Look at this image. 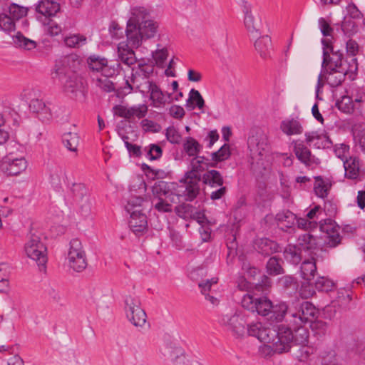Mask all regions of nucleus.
Returning <instances> with one entry per match:
<instances>
[{"mask_svg":"<svg viewBox=\"0 0 365 365\" xmlns=\"http://www.w3.org/2000/svg\"><path fill=\"white\" fill-rule=\"evenodd\" d=\"M150 18V13L145 7L131 9L125 29L128 43H120L118 46V58L123 63L134 64L137 59L133 48H138L143 40L154 37L157 33L158 25Z\"/></svg>","mask_w":365,"mask_h":365,"instance_id":"nucleus-1","label":"nucleus"},{"mask_svg":"<svg viewBox=\"0 0 365 365\" xmlns=\"http://www.w3.org/2000/svg\"><path fill=\"white\" fill-rule=\"evenodd\" d=\"M317 313L315 306L308 301L297 300L289 303L279 302L272 304L270 319L284 323L279 326L288 328L293 336L294 343H304L308 337V329L304 324L309 322Z\"/></svg>","mask_w":365,"mask_h":365,"instance_id":"nucleus-2","label":"nucleus"},{"mask_svg":"<svg viewBox=\"0 0 365 365\" xmlns=\"http://www.w3.org/2000/svg\"><path fill=\"white\" fill-rule=\"evenodd\" d=\"M246 332L261 342L271 344L272 350L277 354L289 351L293 344V336L284 326L269 328L261 322H256L247 324Z\"/></svg>","mask_w":365,"mask_h":365,"instance_id":"nucleus-3","label":"nucleus"},{"mask_svg":"<svg viewBox=\"0 0 365 365\" xmlns=\"http://www.w3.org/2000/svg\"><path fill=\"white\" fill-rule=\"evenodd\" d=\"M323 45V61L322 68H335L344 70L348 68L350 73V78L354 79L358 71V63L356 58L347 57L344 58V53L340 50L334 51L331 42L329 39H322Z\"/></svg>","mask_w":365,"mask_h":365,"instance_id":"nucleus-4","label":"nucleus"},{"mask_svg":"<svg viewBox=\"0 0 365 365\" xmlns=\"http://www.w3.org/2000/svg\"><path fill=\"white\" fill-rule=\"evenodd\" d=\"M51 75L54 81L61 85L63 91L70 94L71 97L84 96L83 83L75 72L61 66L58 67Z\"/></svg>","mask_w":365,"mask_h":365,"instance_id":"nucleus-5","label":"nucleus"},{"mask_svg":"<svg viewBox=\"0 0 365 365\" xmlns=\"http://www.w3.org/2000/svg\"><path fill=\"white\" fill-rule=\"evenodd\" d=\"M28 257L36 262L40 271L46 269L47 248L38 236L31 235L24 246Z\"/></svg>","mask_w":365,"mask_h":365,"instance_id":"nucleus-6","label":"nucleus"},{"mask_svg":"<svg viewBox=\"0 0 365 365\" xmlns=\"http://www.w3.org/2000/svg\"><path fill=\"white\" fill-rule=\"evenodd\" d=\"M68 260L69 267L77 272L83 271L87 265L86 252L81 242L78 238L72 239L69 243Z\"/></svg>","mask_w":365,"mask_h":365,"instance_id":"nucleus-7","label":"nucleus"},{"mask_svg":"<svg viewBox=\"0 0 365 365\" xmlns=\"http://www.w3.org/2000/svg\"><path fill=\"white\" fill-rule=\"evenodd\" d=\"M125 311L128 319L135 327H143L147 319L145 312L140 307V301L131 296L125 299Z\"/></svg>","mask_w":365,"mask_h":365,"instance_id":"nucleus-8","label":"nucleus"},{"mask_svg":"<svg viewBox=\"0 0 365 365\" xmlns=\"http://www.w3.org/2000/svg\"><path fill=\"white\" fill-rule=\"evenodd\" d=\"M27 168V161L24 157H15L10 153L5 156L0 164V170L9 176H16L21 174Z\"/></svg>","mask_w":365,"mask_h":365,"instance_id":"nucleus-9","label":"nucleus"},{"mask_svg":"<svg viewBox=\"0 0 365 365\" xmlns=\"http://www.w3.org/2000/svg\"><path fill=\"white\" fill-rule=\"evenodd\" d=\"M250 152L262 156L264 153L269 150L270 144L267 133L261 129L253 130L247 140Z\"/></svg>","mask_w":365,"mask_h":365,"instance_id":"nucleus-10","label":"nucleus"},{"mask_svg":"<svg viewBox=\"0 0 365 365\" xmlns=\"http://www.w3.org/2000/svg\"><path fill=\"white\" fill-rule=\"evenodd\" d=\"M245 316V314L242 312H235L232 315L226 314L222 316L220 323L237 336H242L246 333Z\"/></svg>","mask_w":365,"mask_h":365,"instance_id":"nucleus-11","label":"nucleus"},{"mask_svg":"<svg viewBox=\"0 0 365 365\" xmlns=\"http://www.w3.org/2000/svg\"><path fill=\"white\" fill-rule=\"evenodd\" d=\"M242 11L245 15V26L252 38L259 37L262 32V21L259 17L256 18L252 14L251 5L247 1L243 3Z\"/></svg>","mask_w":365,"mask_h":365,"instance_id":"nucleus-12","label":"nucleus"},{"mask_svg":"<svg viewBox=\"0 0 365 365\" xmlns=\"http://www.w3.org/2000/svg\"><path fill=\"white\" fill-rule=\"evenodd\" d=\"M293 151L296 158L306 167L318 165L320 160L312 154L311 150L301 140H293Z\"/></svg>","mask_w":365,"mask_h":365,"instance_id":"nucleus-13","label":"nucleus"},{"mask_svg":"<svg viewBox=\"0 0 365 365\" xmlns=\"http://www.w3.org/2000/svg\"><path fill=\"white\" fill-rule=\"evenodd\" d=\"M253 247L258 254L264 257L282 251L279 243L267 237L256 238L253 241Z\"/></svg>","mask_w":365,"mask_h":365,"instance_id":"nucleus-14","label":"nucleus"},{"mask_svg":"<svg viewBox=\"0 0 365 365\" xmlns=\"http://www.w3.org/2000/svg\"><path fill=\"white\" fill-rule=\"evenodd\" d=\"M129 227L137 236L142 235L148 230L147 216L140 210H134L130 213Z\"/></svg>","mask_w":365,"mask_h":365,"instance_id":"nucleus-15","label":"nucleus"},{"mask_svg":"<svg viewBox=\"0 0 365 365\" xmlns=\"http://www.w3.org/2000/svg\"><path fill=\"white\" fill-rule=\"evenodd\" d=\"M319 229L322 232L327 234V245L331 247H334L341 242V237L339 233V227L331 219H326L320 221Z\"/></svg>","mask_w":365,"mask_h":365,"instance_id":"nucleus-16","label":"nucleus"},{"mask_svg":"<svg viewBox=\"0 0 365 365\" xmlns=\"http://www.w3.org/2000/svg\"><path fill=\"white\" fill-rule=\"evenodd\" d=\"M51 104H46L43 100L34 98L29 103L30 111L42 122L48 121L52 118V110L50 108Z\"/></svg>","mask_w":365,"mask_h":365,"instance_id":"nucleus-17","label":"nucleus"},{"mask_svg":"<svg viewBox=\"0 0 365 365\" xmlns=\"http://www.w3.org/2000/svg\"><path fill=\"white\" fill-rule=\"evenodd\" d=\"M324 80L331 88H336L341 84L346 75L350 76L348 68L341 69L322 68Z\"/></svg>","mask_w":365,"mask_h":365,"instance_id":"nucleus-18","label":"nucleus"},{"mask_svg":"<svg viewBox=\"0 0 365 365\" xmlns=\"http://www.w3.org/2000/svg\"><path fill=\"white\" fill-rule=\"evenodd\" d=\"M146 88L150 92V99L152 101L153 106L155 108H160L165 103H172V100L168 101L165 93L161 91L159 86L153 81H146Z\"/></svg>","mask_w":365,"mask_h":365,"instance_id":"nucleus-19","label":"nucleus"},{"mask_svg":"<svg viewBox=\"0 0 365 365\" xmlns=\"http://www.w3.org/2000/svg\"><path fill=\"white\" fill-rule=\"evenodd\" d=\"M154 65H149L148 63H139L135 71L133 70L132 81L133 83L137 84V88L140 91V86H142V81L148 80L150 76L153 73Z\"/></svg>","mask_w":365,"mask_h":365,"instance_id":"nucleus-20","label":"nucleus"},{"mask_svg":"<svg viewBox=\"0 0 365 365\" xmlns=\"http://www.w3.org/2000/svg\"><path fill=\"white\" fill-rule=\"evenodd\" d=\"M36 11L46 17L54 16L60 11V4L53 0H41L36 4Z\"/></svg>","mask_w":365,"mask_h":365,"instance_id":"nucleus-21","label":"nucleus"},{"mask_svg":"<svg viewBox=\"0 0 365 365\" xmlns=\"http://www.w3.org/2000/svg\"><path fill=\"white\" fill-rule=\"evenodd\" d=\"M49 180L55 189L61 187V182L66 175L65 169L60 165L51 163L48 165Z\"/></svg>","mask_w":365,"mask_h":365,"instance_id":"nucleus-22","label":"nucleus"},{"mask_svg":"<svg viewBox=\"0 0 365 365\" xmlns=\"http://www.w3.org/2000/svg\"><path fill=\"white\" fill-rule=\"evenodd\" d=\"M280 128L287 135H298L303 132V127L297 117L282 120Z\"/></svg>","mask_w":365,"mask_h":365,"instance_id":"nucleus-23","label":"nucleus"},{"mask_svg":"<svg viewBox=\"0 0 365 365\" xmlns=\"http://www.w3.org/2000/svg\"><path fill=\"white\" fill-rule=\"evenodd\" d=\"M275 219L281 228L290 229L296 225L297 216L289 210H284L276 215Z\"/></svg>","mask_w":365,"mask_h":365,"instance_id":"nucleus-24","label":"nucleus"},{"mask_svg":"<svg viewBox=\"0 0 365 365\" xmlns=\"http://www.w3.org/2000/svg\"><path fill=\"white\" fill-rule=\"evenodd\" d=\"M230 156V146L229 144L225 143L218 150L210 154V160H212V162L207 163V166H210V168H217L218 163L229 159Z\"/></svg>","mask_w":365,"mask_h":365,"instance_id":"nucleus-25","label":"nucleus"},{"mask_svg":"<svg viewBox=\"0 0 365 365\" xmlns=\"http://www.w3.org/2000/svg\"><path fill=\"white\" fill-rule=\"evenodd\" d=\"M202 181L211 187H217L224 184V179L221 173L217 170H208L202 175Z\"/></svg>","mask_w":365,"mask_h":365,"instance_id":"nucleus-26","label":"nucleus"},{"mask_svg":"<svg viewBox=\"0 0 365 365\" xmlns=\"http://www.w3.org/2000/svg\"><path fill=\"white\" fill-rule=\"evenodd\" d=\"M255 47L262 58H267L272 47L271 38L268 35L259 36L255 41Z\"/></svg>","mask_w":365,"mask_h":365,"instance_id":"nucleus-27","label":"nucleus"},{"mask_svg":"<svg viewBox=\"0 0 365 365\" xmlns=\"http://www.w3.org/2000/svg\"><path fill=\"white\" fill-rule=\"evenodd\" d=\"M283 255L284 259L293 264H298L302 261V251L297 245H287Z\"/></svg>","mask_w":365,"mask_h":365,"instance_id":"nucleus-28","label":"nucleus"},{"mask_svg":"<svg viewBox=\"0 0 365 365\" xmlns=\"http://www.w3.org/2000/svg\"><path fill=\"white\" fill-rule=\"evenodd\" d=\"M318 314L319 312L317 311V313L314 315V317H313L312 319L309 322H305L304 326L306 324L309 323L310 328L313 332L314 336L319 339L326 335L328 329V324L327 322L322 320H314Z\"/></svg>","mask_w":365,"mask_h":365,"instance_id":"nucleus-29","label":"nucleus"},{"mask_svg":"<svg viewBox=\"0 0 365 365\" xmlns=\"http://www.w3.org/2000/svg\"><path fill=\"white\" fill-rule=\"evenodd\" d=\"M283 260L277 256L270 257L266 264V271L269 275L277 276L284 273Z\"/></svg>","mask_w":365,"mask_h":365,"instance_id":"nucleus-30","label":"nucleus"},{"mask_svg":"<svg viewBox=\"0 0 365 365\" xmlns=\"http://www.w3.org/2000/svg\"><path fill=\"white\" fill-rule=\"evenodd\" d=\"M317 240L313 235L309 233H305L299 237L297 245L302 252L310 251L312 253L313 250L317 248Z\"/></svg>","mask_w":365,"mask_h":365,"instance_id":"nucleus-31","label":"nucleus"},{"mask_svg":"<svg viewBox=\"0 0 365 365\" xmlns=\"http://www.w3.org/2000/svg\"><path fill=\"white\" fill-rule=\"evenodd\" d=\"M345 170V176L351 180L356 179L359 175V163L355 158L350 157L343 162Z\"/></svg>","mask_w":365,"mask_h":365,"instance_id":"nucleus-32","label":"nucleus"},{"mask_svg":"<svg viewBox=\"0 0 365 365\" xmlns=\"http://www.w3.org/2000/svg\"><path fill=\"white\" fill-rule=\"evenodd\" d=\"M306 136V142L308 144H311L314 140H321V144L317 145V143L314 144V145H317L318 148H329L332 145V141L329 138V136L327 135H320L317 131H312L309 133H305Z\"/></svg>","mask_w":365,"mask_h":365,"instance_id":"nucleus-33","label":"nucleus"},{"mask_svg":"<svg viewBox=\"0 0 365 365\" xmlns=\"http://www.w3.org/2000/svg\"><path fill=\"white\" fill-rule=\"evenodd\" d=\"M108 59L98 55H91L87 59L88 68L93 71H101L104 75L105 68L107 66Z\"/></svg>","mask_w":365,"mask_h":365,"instance_id":"nucleus-34","label":"nucleus"},{"mask_svg":"<svg viewBox=\"0 0 365 365\" xmlns=\"http://www.w3.org/2000/svg\"><path fill=\"white\" fill-rule=\"evenodd\" d=\"M183 149L188 156L193 158L200 153L202 145L195 138L187 137L183 143Z\"/></svg>","mask_w":365,"mask_h":365,"instance_id":"nucleus-35","label":"nucleus"},{"mask_svg":"<svg viewBox=\"0 0 365 365\" xmlns=\"http://www.w3.org/2000/svg\"><path fill=\"white\" fill-rule=\"evenodd\" d=\"M301 276L308 282L314 279L317 272V265L314 261L307 259L301 265Z\"/></svg>","mask_w":365,"mask_h":365,"instance_id":"nucleus-36","label":"nucleus"},{"mask_svg":"<svg viewBox=\"0 0 365 365\" xmlns=\"http://www.w3.org/2000/svg\"><path fill=\"white\" fill-rule=\"evenodd\" d=\"M13 42L16 47L25 50H32L36 47V42L25 37L21 32L13 36Z\"/></svg>","mask_w":365,"mask_h":365,"instance_id":"nucleus-37","label":"nucleus"},{"mask_svg":"<svg viewBox=\"0 0 365 365\" xmlns=\"http://www.w3.org/2000/svg\"><path fill=\"white\" fill-rule=\"evenodd\" d=\"M272 307V302L266 297H258L256 303V312L259 315L264 317L268 316L270 314Z\"/></svg>","mask_w":365,"mask_h":365,"instance_id":"nucleus-38","label":"nucleus"},{"mask_svg":"<svg viewBox=\"0 0 365 365\" xmlns=\"http://www.w3.org/2000/svg\"><path fill=\"white\" fill-rule=\"evenodd\" d=\"M185 184V189L183 191L185 200L187 201L193 200L199 194L200 185L199 183L192 182H184Z\"/></svg>","mask_w":365,"mask_h":365,"instance_id":"nucleus-39","label":"nucleus"},{"mask_svg":"<svg viewBox=\"0 0 365 365\" xmlns=\"http://www.w3.org/2000/svg\"><path fill=\"white\" fill-rule=\"evenodd\" d=\"M63 143L68 150L76 151L79 143V137L75 133H65L63 135Z\"/></svg>","mask_w":365,"mask_h":365,"instance_id":"nucleus-40","label":"nucleus"},{"mask_svg":"<svg viewBox=\"0 0 365 365\" xmlns=\"http://www.w3.org/2000/svg\"><path fill=\"white\" fill-rule=\"evenodd\" d=\"M71 192L73 200L76 202H82L86 197L88 190L86 186L82 183H73L71 187Z\"/></svg>","mask_w":365,"mask_h":365,"instance_id":"nucleus-41","label":"nucleus"},{"mask_svg":"<svg viewBox=\"0 0 365 365\" xmlns=\"http://www.w3.org/2000/svg\"><path fill=\"white\" fill-rule=\"evenodd\" d=\"M196 208L190 204L182 203L175 207L176 214L181 218H192Z\"/></svg>","mask_w":365,"mask_h":365,"instance_id":"nucleus-42","label":"nucleus"},{"mask_svg":"<svg viewBox=\"0 0 365 365\" xmlns=\"http://www.w3.org/2000/svg\"><path fill=\"white\" fill-rule=\"evenodd\" d=\"M308 338L307 341L304 343H294L292 344V347L294 346H299V349L297 351V353L295 354L296 357L300 361H306L309 358L312 352V349L307 346H306V344L308 343Z\"/></svg>","mask_w":365,"mask_h":365,"instance_id":"nucleus-43","label":"nucleus"},{"mask_svg":"<svg viewBox=\"0 0 365 365\" xmlns=\"http://www.w3.org/2000/svg\"><path fill=\"white\" fill-rule=\"evenodd\" d=\"M28 9L16 4H11L8 9V14L16 21L26 16Z\"/></svg>","mask_w":365,"mask_h":365,"instance_id":"nucleus-44","label":"nucleus"},{"mask_svg":"<svg viewBox=\"0 0 365 365\" xmlns=\"http://www.w3.org/2000/svg\"><path fill=\"white\" fill-rule=\"evenodd\" d=\"M170 191L169 185L167 182L159 180L155 182L152 187V192L155 198L163 197L168 194Z\"/></svg>","mask_w":365,"mask_h":365,"instance_id":"nucleus-45","label":"nucleus"},{"mask_svg":"<svg viewBox=\"0 0 365 365\" xmlns=\"http://www.w3.org/2000/svg\"><path fill=\"white\" fill-rule=\"evenodd\" d=\"M337 108L344 113H351L354 111V103L349 96H344L341 100H337L336 103Z\"/></svg>","mask_w":365,"mask_h":365,"instance_id":"nucleus-46","label":"nucleus"},{"mask_svg":"<svg viewBox=\"0 0 365 365\" xmlns=\"http://www.w3.org/2000/svg\"><path fill=\"white\" fill-rule=\"evenodd\" d=\"M314 286L316 289H317L319 292H328L333 289L334 287V283L332 280L327 277H319L314 282Z\"/></svg>","mask_w":365,"mask_h":365,"instance_id":"nucleus-47","label":"nucleus"},{"mask_svg":"<svg viewBox=\"0 0 365 365\" xmlns=\"http://www.w3.org/2000/svg\"><path fill=\"white\" fill-rule=\"evenodd\" d=\"M66 45L71 48L80 47L86 43V38L80 34H74L64 39Z\"/></svg>","mask_w":365,"mask_h":365,"instance_id":"nucleus-48","label":"nucleus"},{"mask_svg":"<svg viewBox=\"0 0 365 365\" xmlns=\"http://www.w3.org/2000/svg\"><path fill=\"white\" fill-rule=\"evenodd\" d=\"M0 29L7 32L14 31L15 21L8 14H1Z\"/></svg>","mask_w":365,"mask_h":365,"instance_id":"nucleus-49","label":"nucleus"},{"mask_svg":"<svg viewBox=\"0 0 365 365\" xmlns=\"http://www.w3.org/2000/svg\"><path fill=\"white\" fill-rule=\"evenodd\" d=\"M128 119L135 116L139 119L144 118L148 113V106L145 104H140L128 108Z\"/></svg>","mask_w":365,"mask_h":365,"instance_id":"nucleus-50","label":"nucleus"},{"mask_svg":"<svg viewBox=\"0 0 365 365\" xmlns=\"http://www.w3.org/2000/svg\"><path fill=\"white\" fill-rule=\"evenodd\" d=\"M321 365H339L334 351H324L320 356Z\"/></svg>","mask_w":365,"mask_h":365,"instance_id":"nucleus-51","label":"nucleus"},{"mask_svg":"<svg viewBox=\"0 0 365 365\" xmlns=\"http://www.w3.org/2000/svg\"><path fill=\"white\" fill-rule=\"evenodd\" d=\"M279 284L286 289H291L292 291L297 290L298 287V282L295 277L290 275H285L279 279Z\"/></svg>","mask_w":365,"mask_h":365,"instance_id":"nucleus-52","label":"nucleus"},{"mask_svg":"<svg viewBox=\"0 0 365 365\" xmlns=\"http://www.w3.org/2000/svg\"><path fill=\"white\" fill-rule=\"evenodd\" d=\"M314 178L317 182L314 187L316 195L322 198L326 197L328 195L327 185L324 183L322 176H317Z\"/></svg>","mask_w":365,"mask_h":365,"instance_id":"nucleus-53","label":"nucleus"},{"mask_svg":"<svg viewBox=\"0 0 365 365\" xmlns=\"http://www.w3.org/2000/svg\"><path fill=\"white\" fill-rule=\"evenodd\" d=\"M200 93L194 88H192L189 93V97L186 101V108L189 110H192L195 108V103H197L199 99H202Z\"/></svg>","mask_w":365,"mask_h":365,"instance_id":"nucleus-54","label":"nucleus"},{"mask_svg":"<svg viewBox=\"0 0 365 365\" xmlns=\"http://www.w3.org/2000/svg\"><path fill=\"white\" fill-rule=\"evenodd\" d=\"M272 285L271 279L267 275H262L260 280L255 284L254 289L256 292H265L269 290Z\"/></svg>","mask_w":365,"mask_h":365,"instance_id":"nucleus-55","label":"nucleus"},{"mask_svg":"<svg viewBox=\"0 0 365 365\" xmlns=\"http://www.w3.org/2000/svg\"><path fill=\"white\" fill-rule=\"evenodd\" d=\"M163 155L162 148L157 144H150L147 150V157L150 160H156L161 158Z\"/></svg>","mask_w":365,"mask_h":365,"instance_id":"nucleus-56","label":"nucleus"},{"mask_svg":"<svg viewBox=\"0 0 365 365\" xmlns=\"http://www.w3.org/2000/svg\"><path fill=\"white\" fill-rule=\"evenodd\" d=\"M166 139L172 144H179L181 140V135L174 126H169L166 129Z\"/></svg>","mask_w":365,"mask_h":365,"instance_id":"nucleus-57","label":"nucleus"},{"mask_svg":"<svg viewBox=\"0 0 365 365\" xmlns=\"http://www.w3.org/2000/svg\"><path fill=\"white\" fill-rule=\"evenodd\" d=\"M157 202L154 203V208L159 212H171L173 205L163 197L156 198Z\"/></svg>","mask_w":365,"mask_h":365,"instance_id":"nucleus-58","label":"nucleus"},{"mask_svg":"<svg viewBox=\"0 0 365 365\" xmlns=\"http://www.w3.org/2000/svg\"><path fill=\"white\" fill-rule=\"evenodd\" d=\"M121 68L120 63L118 61H110L107 63L105 68V77H111L118 74Z\"/></svg>","mask_w":365,"mask_h":365,"instance_id":"nucleus-59","label":"nucleus"},{"mask_svg":"<svg viewBox=\"0 0 365 365\" xmlns=\"http://www.w3.org/2000/svg\"><path fill=\"white\" fill-rule=\"evenodd\" d=\"M341 29L344 35L350 36L356 33L357 25L353 20H345L341 26Z\"/></svg>","mask_w":365,"mask_h":365,"instance_id":"nucleus-60","label":"nucleus"},{"mask_svg":"<svg viewBox=\"0 0 365 365\" xmlns=\"http://www.w3.org/2000/svg\"><path fill=\"white\" fill-rule=\"evenodd\" d=\"M257 299V298H255L252 295L247 294L243 297L242 299V306L245 309L255 313V309H256Z\"/></svg>","mask_w":365,"mask_h":365,"instance_id":"nucleus-61","label":"nucleus"},{"mask_svg":"<svg viewBox=\"0 0 365 365\" xmlns=\"http://www.w3.org/2000/svg\"><path fill=\"white\" fill-rule=\"evenodd\" d=\"M202 175L199 172L193 171V169L191 168L190 170L186 172L185 173L184 178L180 180V182H189V181H192V182L199 183L202 181Z\"/></svg>","mask_w":365,"mask_h":365,"instance_id":"nucleus-62","label":"nucleus"},{"mask_svg":"<svg viewBox=\"0 0 365 365\" xmlns=\"http://www.w3.org/2000/svg\"><path fill=\"white\" fill-rule=\"evenodd\" d=\"M129 138L126 135L123 137L125 145L130 155L135 157H140L142 155L141 147L128 142Z\"/></svg>","mask_w":365,"mask_h":365,"instance_id":"nucleus-63","label":"nucleus"},{"mask_svg":"<svg viewBox=\"0 0 365 365\" xmlns=\"http://www.w3.org/2000/svg\"><path fill=\"white\" fill-rule=\"evenodd\" d=\"M97 86L103 91L107 93L115 91L114 83L110 81L108 77H106L103 79L98 78Z\"/></svg>","mask_w":365,"mask_h":365,"instance_id":"nucleus-64","label":"nucleus"}]
</instances>
